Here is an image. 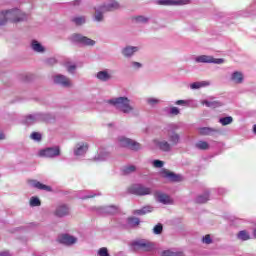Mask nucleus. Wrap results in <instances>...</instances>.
<instances>
[{"mask_svg":"<svg viewBox=\"0 0 256 256\" xmlns=\"http://www.w3.org/2000/svg\"><path fill=\"white\" fill-rule=\"evenodd\" d=\"M5 139V134L3 132H0V141Z\"/></svg>","mask_w":256,"mask_h":256,"instance_id":"obj_57","label":"nucleus"},{"mask_svg":"<svg viewBox=\"0 0 256 256\" xmlns=\"http://www.w3.org/2000/svg\"><path fill=\"white\" fill-rule=\"evenodd\" d=\"M58 241L63 245H73L74 243H77V238L69 234H62L58 237Z\"/></svg>","mask_w":256,"mask_h":256,"instance_id":"obj_16","label":"nucleus"},{"mask_svg":"<svg viewBox=\"0 0 256 256\" xmlns=\"http://www.w3.org/2000/svg\"><path fill=\"white\" fill-rule=\"evenodd\" d=\"M153 211L152 206H144L142 209L134 210V215H147V213H151Z\"/></svg>","mask_w":256,"mask_h":256,"instance_id":"obj_29","label":"nucleus"},{"mask_svg":"<svg viewBox=\"0 0 256 256\" xmlns=\"http://www.w3.org/2000/svg\"><path fill=\"white\" fill-rule=\"evenodd\" d=\"M97 195H101V193H94V192H91L89 195L87 196H84V199H91L93 197H97Z\"/></svg>","mask_w":256,"mask_h":256,"instance_id":"obj_48","label":"nucleus"},{"mask_svg":"<svg viewBox=\"0 0 256 256\" xmlns=\"http://www.w3.org/2000/svg\"><path fill=\"white\" fill-rule=\"evenodd\" d=\"M253 236L256 239V228H254V230H253Z\"/></svg>","mask_w":256,"mask_h":256,"instance_id":"obj_59","label":"nucleus"},{"mask_svg":"<svg viewBox=\"0 0 256 256\" xmlns=\"http://www.w3.org/2000/svg\"><path fill=\"white\" fill-rule=\"evenodd\" d=\"M136 171V168L134 165H129V166H126L124 169H123V173L124 175H129L131 173H135Z\"/></svg>","mask_w":256,"mask_h":256,"instance_id":"obj_38","label":"nucleus"},{"mask_svg":"<svg viewBox=\"0 0 256 256\" xmlns=\"http://www.w3.org/2000/svg\"><path fill=\"white\" fill-rule=\"evenodd\" d=\"M69 213L70 208L67 204H59L54 211L55 217H67Z\"/></svg>","mask_w":256,"mask_h":256,"instance_id":"obj_12","label":"nucleus"},{"mask_svg":"<svg viewBox=\"0 0 256 256\" xmlns=\"http://www.w3.org/2000/svg\"><path fill=\"white\" fill-rule=\"evenodd\" d=\"M148 103H149V105H157V103H159V100H157L155 98H149Z\"/></svg>","mask_w":256,"mask_h":256,"instance_id":"obj_49","label":"nucleus"},{"mask_svg":"<svg viewBox=\"0 0 256 256\" xmlns=\"http://www.w3.org/2000/svg\"><path fill=\"white\" fill-rule=\"evenodd\" d=\"M128 193L131 195H151V188L144 186L143 184H133L128 188Z\"/></svg>","mask_w":256,"mask_h":256,"instance_id":"obj_7","label":"nucleus"},{"mask_svg":"<svg viewBox=\"0 0 256 256\" xmlns=\"http://www.w3.org/2000/svg\"><path fill=\"white\" fill-rule=\"evenodd\" d=\"M7 21H11L12 23L27 21V15L17 8L7 11H0V27L7 25Z\"/></svg>","mask_w":256,"mask_h":256,"instance_id":"obj_1","label":"nucleus"},{"mask_svg":"<svg viewBox=\"0 0 256 256\" xmlns=\"http://www.w3.org/2000/svg\"><path fill=\"white\" fill-rule=\"evenodd\" d=\"M199 135H213V133H219L218 129L211 127H201L198 129Z\"/></svg>","mask_w":256,"mask_h":256,"instance_id":"obj_22","label":"nucleus"},{"mask_svg":"<svg viewBox=\"0 0 256 256\" xmlns=\"http://www.w3.org/2000/svg\"><path fill=\"white\" fill-rule=\"evenodd\" d=\"M196 149L200 151H207L209 149V143L207 141L200 140L195 144Z\"/></svg>","mask_w":256,"mask_h":256,"instance_id":"obj_30","label":"nucleus"},{"mask_svg":"<svg viewBox=\"0 0 256 256\" xmlns=\"http://www.w3.org/2000/svg\"><path fill=\"white\" fill-rule=\"evenodd\" d=\"M156 147H158L160 151H164V153H169L171 149H173V146L169 142H167V140L157 141Z\"/></svg>","mask_w":256,"mask_h":256,"instance_id":"obj_17","label":"nucleus"},{"mask_svg":"<svg viewBox=\"0 0 256 256\" xmlns=\"http://www.w3.org/2000/svg\"><path fill=\"white\" fill-rule=\"evenodd\" d=\"M98 255L99 256H111L109 254V250L106 247H102L98 250Z\"/></svg>","mask_w":256,"mask_h":256,"instance_id":"obj_41","label":"nucleus"},{"mask_svg":"<svg viewBox=\"0 0 256 256\" xmlns=\"http://www.w3.org/2000/svg\"><path fill=\"white\" fill-rule=\"evenodd\" d=\"M59 155H61V148L59 146L47 147L39 152L40 157H48L49 159H54L59 157Z\"/></svg>","mask_w":256,"mask_h":256,"instance_id":"obj_9","label":"nucleus"},{"mask_svg":"<svg viewBox=\"0 0 256 256\" xmlns=\"http://www.w3.org/2000/svg\"><path fill=\"white\" fill-rule=\"evenodd\" d=\"M66 67L68 73H75V69H77V66L75 64L70 65L69 62H66Z\"/></svg>","mask_w":256,"mask_h":256,"instance_id":"obj_43","label":"nucleus"},{"mask_svg":"<svg viewBox=\"0 0 256 256\" xmlns=\"http://www.w3.org/2000/svg\"><path fill=\"white\" fill-rule=\"evenodd\" d=\"M30 137L33 141H41L42 139L41 133L39 132H33Z\"/></svg>","mask_w":256,"mask_h":256,"instance_id":"obj_42","label":"nucleus"},{"mask_svg":"<svg viewBox=\"0 0 256 256\" xmlns=\"http://www.w3.org/2000/svg\"><path fill=\"white\" fill-rule=\"evenodd\" d=\"M209 197H210V193H209L208 190H206V191L204 192V194L198 195V196L195 198V202H196V203H199V204L207 203V201L209 200Z\"/></svg>","mask_w":256,"mask_h":256,"instance_id":"obj_24","label":"nucleus"},{"mask_svg":"<svg viewBox=\"0 0 256 256\" xmlns=\"http://www.w3.org/2000/svg\"><path fill=\"white\" fill-rule=\"evenodd\" d=\"M203 105H205L206 107H213L214 109L216 107H221V105H223L221 102L219 101H209V100H204Z\"/></svg>","mask_w":256,"mask_h":256,"instance_id":"obj_35","label":"nucleus"},{"mask_svg":"<svg viewBox=\"0 0 256 256\" xmlns=\"http://www.w3.org/2000/svg\"><path fill=\"white\" fill-rule=\"evenodd\" d=\"M96 77L99 79V81L106 83L107 81H110L111 74H109L107 70H102L96 74Z\"/></svg>","mask_w":256,"mask_h":256,"instance_id":"obj_20","label":"nucleus"},{"mask_svg":"<svg viewBox=\"0 0 256 256\" xmlns=\"http://www.w3.org/2000/svg\"><path fill=\"white\" fill-rule=\"evenodd\" d=\"M175 129H177V126L172 125L170 129L168 130V141H170V145L173 147L175 145H179V142L181 141V136L175 132Z\"/></svg>","mask_w":256,"mask_h":256,"instance_id":"obj_11","label":"nucleus"},{"mask_svg":"<svg viewBox=\"0 0 256 256\" xmlns=\"http://www.w3.org/2000/svg\"><path fill=\"white\" fill-rule=\"evenodd\" d=\"M158 5H165V6H173V5H183L182 0H158Z\"/></svg>","mask_w":256,"mask_h":256,"instance_id":"obj_25","label":"nucleus"},{"mask_svg":"<svg viewBox=\"0 0 256 256\" xmlns=\"http://www.w3.org/2000/svg\"><path fill=\"white\" fill-rule=\"evenodd\" d=\"M116 256H127V255L125 254V252H118V253L116 254Z\"/></svg>","mask_w":256,"mask_h":256,"instance_id":"obj_58","label":"nucleus"},{"mask_svg":"<svg viewBox=\"0 0 256 256\" xmlns=\"http://www.w3.org/2000/svg\"><path fill=\"white\" fill-rule=\"evenodd\" d=\"M72 23L76 24L77 26L83 25L86 23V18L85 16H77L71 18Z\"/></svg>","mask_w":256,"mask_h":256,"instance_id":"obj_33","label":"nucleus"},{"mask_svg":"<svg viewBox=\"0 0 256 256\" xmlns=\"http://www.w3.org/2000/svg\"><path fill=\"white\" fill-rule=\"evenodd\" d=\"M118 142L120 147H126L127 149H131L132 151H139V149H141V144L123 136L118 138Z\"/></svg>","mask_w":256,"mask_h":256,"instance_id":"obj_8","label":"nucleus"},{"mask_svg":"<svg viewBox=\"0 0 256 256\" xmlns=\"http://www.w3.org/2000/svg\"><path fill=\"white\" fill-rule=\"evenodd\" d=\"M46 63L48 65H55V63H57V60L55 58H49L46 60Z\"/></svg>","mask_w":256,"mask_h":256,"instance_id":"obj_50","label":"nucleus"},{"mask_svg":"<svg viewBox=\"0 0 256 256\" xmlns=\"http://www.w3.org/2000/svg\"><path fill=\"white\" fill-rule=\"evenodd\" d=\"M154 197L158 203H163V205H169V203H171V198L169 197V195L161 191H156L154 193Z\"/></svg>","mask_w":256,"mask_h":256,"instance_id":"obj_13","label":"nucleus"},{"mask_svg":"<svg viewBox=\"0 0 256 256\" xmlns=\"http://www.w3.org/2000/svg\"><path fill=\"white\" fill-rule=\"evenodd\" d=\"M30 185L35 187V189H40L41 191H52L51 186H47L37 180H31Z\"/></svg>","mask_w":256,"mask_h":256,"instance_id":"obj_19","label":"nucleus"},{"mask_svg":"<svg viewBox=\"0 0 256 256\" xmlns=\"http://www.w3.org/2000/svg\"><path fill=\"white\" fill-rule=\"evenodd\" d=\"M133 66L139 68V67H141V63H139V62H133Z\"/></svg>","mask_w":256,"mask_h":256,"instance_id":"obj_54","label":"nucleus"},{"mask_svg":"<svg viewBox=\"0 0 256 256\" xmlns=\"http://www.w3.org/2000/svg\"><path fill=\"white\" fill-rule=\"evenodd\" d=\"M218 193H219V195H223V193H225V189L220 188V189L218 190Z\"/></svg>","mask_w":256,"mask_h":256,"instance_id":"obj_55","label":"nucleus"},{"mask_svg":"<svg viewBox=\"0 0 256 256\" xmlns=\"http://www.w3.org/2000/svg\"><path fill=\"white\" fill-rule=\"evenodd\" d=\"M141 220L137 217H129L127 218V225L128 227H131L132 229H135V227H138L140 225Z\"/></svg>","mask_w":256,"mask_h":256,"instance_id":"obj_28","label":"nucleus"},{"mask_svg":"<svg viewBox=\"0 0 256 256\" xmlns=\"http://www.w3.org/2000/svg\"><path fill=\"white\" fill-rule=\"evenodd\" d=\"M172 256H185L183 252H173Z\"/></svg>","mask_w":256,"mask_h":256,"instance_id":"obj_52","label":"nucleus"},{"mask_svg":"<svg viewBox=\"0 0 256 256\" xmlns=\"http://www.w3.org/2000/svg\"><path fill=\"white\" fill-rule=\"evenodd\" d=\"M202 241L206 245H211V243H213V239H211V235H209V234H207L205 237H203Z\"/></svg>","mask_w":256,"mask_h":256,"instance_id":"obj_45","label":"nucleus"},{"mask_svg":"<svg viewBox=\"0 0 256 256\" xmlns=\"http://www.w3.org/2000/svg\"><path fill=\"white\" fill-rule=\"evenodd\" d=\"M179 113H181V111L177 107H171L169 109V114L170 115H179Z\"/></svg>","mask_w":256,"mask_h":256,"instance_id":"obj_46","label":"nucleus"},{"mask_svg":"<svg viewBox=\"0 0 256 256\" xmlns=\"http://www.w3.org/2000/svg\"><path fill=\"white\" fill-rule=\"evenodd\" d=\"M254 134L256 135V124L253 126Z\"/></svg>","mask_w":256,"mask_h":256,"instance_id":"obj_60","label":"nucleus"},{"mask_svg":"<svg viewBox=\"0 0 256 256\" xmlns=\"http://www.w3.org/2000/svg\"><path fill=\"white\" fill-rule=\"evenodd\" d=\"M129 247L133 253H139L140 251L149 253L155 249V245L146 239L133 240L129 243Z\"/></svg>","mask_w":256,"mask_h":256,"instance_id":"obj_3","label":"nucleus"},{"mask_svg":"<svg viewBox=\"0 0 256 256\" xmlns=\"http://www.w3.org/2000/svg\"><path fill=\"white\" fill-rule=\"evenodd\" d=\"M219 123H221V125H231V123H233V117L231 116H226V117H222L219 119Z\"/></svg>","mask_w":256,"mask_h":256,"instance_id":"obj_36","label":"nucleus"},{"mask_svg":"<svg viewBox=\"0 0 256 256\" xmlns=\"http://www.w3.org/2000/svg\"><path fill=\"white\" fill-rule=\"evenodd\" d=\"M237 238L240 239V241H249V239H251V236L249 235V232H247L246 230H241L237 234Z\"/></svg>","mask_w":256,"mask_h":256,"instance_id":"obj_32","label":"nucleus"},{"mask_svg":"<svg viewBox=\"0 0 256 256\" xmlns=\"http://www.w3.org/2000/svg\"><path fill=\"white\" fill-rule=\"evenodd\" d=\"M209 86V82L202 81V82H194L190 84V89H201V87H207Z\"/></svg>","mask_w":256,"mask_h":256,"instance_id":"obj_34","label":"nucleus"},{"mask_svg":"<svg viewBox=\"0 0 256 256\" xmlns=\"http://www.w3.org/2000/svg\"><path fill=\"white\" fill-rule=\"evenodd\" d=\"M134 21H136V23H149V18L145 16H137L134 18Z\"/></svg>","mask_w":256,"mask_h":256,"instance_id":"obj_40","label":"nucleus"},{"mask_svg":"<svg viewBox=\"0 0 256 256\" xmlns=\"http://www.w3.org/2000/svg\"><path fill=\"white\" fill-rule=\"evenodd\" d=\"M111 154L105 149H100L98 154L94 157V161H107Z\"/></svg>","mask_w":256,"mask_h":256,"instance_id":"obj_18","label":"nucleus"},{"mask_svg":"<svg viewBox=\"0 0 256 256\" xmlns=\"http://www.w3.org/2000/svg\"><path fill=\"white\" fill-rule=\"evenodd\" d=\"M48 119H51L50 114L38 112L25 116L23 123L24 125H34V123H39V121H47Z\"/></svg>","mask_w":256,"mask_h":256,"instance_id":"obj_5","label":"nucleus"},{"mask_svg":"<svg viewBox=\"0 0 256 256\" xmlns=\"http://www.w3.org/2000/svg\"><path fill=\"white\" fill-rule=\"evenodd\" d=\"M161 175L164 177V179H169V181H172L173 183H178L181 181V175L175 174L169 170H163Z\"/></svg>","mask_w":256,"mask_h":256,"instance_id":"obj_14","label":"nucleus"},{"mask_svg":"<svg viewBox=\"0 0 256 256\" xmlns=\"http://www.w3.org/2000/svg\"><path fill=\"white\" fill-rule=\"evenodd\" d=\"M54 83L62 85V87H71V80L65 75L58 74L54 77Z\"/></svg>","mask_w":256,"mask_h":256,"instance_id":"obj_15","label":"nucleus"},{"mask_svg":"<svg viewBox=\"0 0 256 256\" xmlns=\"http://www.w3.org/2000/svg\"><path fill=\"white\" fill-rule=\"evenodd\" d=\"M153 165L157 168V169H161V167H163V165H165V163L161 160H154L153 161Z\"/></svg>","mask_w":256,"mask_h":256,"instance_id":"obj_47","label":"nucleus"},{"mask_svg":"<svg viewBox=\"0 0 256 256\" xmlns=\"http://www.w3.org/2000/svg\"><path fill=\"white\" fill-rule=\"evenodd\" d=\"M231 80L234 83H243V73L237 71L232 73Z\"/></svg>","mask_w":256,"mask_h":256,"instance_id":"obj_31","label":"nucleus"},{"mask_svg":"<svg viewBox=\"0 0 256 256\" xmlns=\"http://www.w3.org/2000/svg\"><path fill=\"white\" fill-rule=\"evenodd\" d=\"M115 9H119V3L115 1H111L108 4L95 8V21H103V13H107V11H115Z\"/></svg>","mask_w":256,"mask_h":256,"instance_id":"obj_4","label":"nucleus"},{"mask_svg":"<svg viewBox=\"0 0 256 256\" xmlns=\"http://www.w3.org/2000/svg\"><path fill=\"white\" fill-rule=\"evenodd\" d=\"M70 41L75 45H82L83 47H93L95 45V40L77 33L71 35Z\"/></svg>","mask_w":256,"mask_h":256,"instance_id":"obj_6","label":"nucleus"},{"mask_svg":"<svg viewBox=\"0 0 256 256\" xmlns=\"http://www.w3.org/2000/svg\"><path fill=\"white\" fill-rule=\"evenodd\" d=\"M30 205L31 207H40L41 205V200H39L38 197H32L30 199Z\"/></svg>","mask_w":256,"mask_h":256,"instance_id":"obj_39","label":"nucleus"},{"mask_svg":"<svg viewBox=\"0 0 256 256\" xmlns=\"http://www.w3.org/2000/svg\"><path fill=\"white\" fill-rule=\"evenodd\" d=\"M161 233H163V224L158 223L153 228V234L154 235H161Z\"/></svg>","mask_w":256,"mask_h":256,"instance_id":"obj_37","label":"nucleus"},{"mask_svg":"<svg viewBox=\"0 0 256 256\" xmlns=\"http://www.w3.org/2000/svg\"><path fill=\"white\" fill-rule=\"evenodd\" d=\"M175 105H180L182 107H189V100H177Z\"/></svg>","mask_w":256,"mask_h":256,"instance_id":"obj_44","label":"nucleus"},{"mask_svg":"<svg viewBox=\"0 0 256 256\" xmlns=\"http://www.w3.org/2000/svg\"><path fill=\"white\" fill-rule=\"evenodd\" d=\"M162 256H173V251L165 250L162 252Z\"/></svg>","mask_w":256,"mask_h":256,"instance_id":"obj_51","label":"nucleus"},{"mask_svg":"<svg viewBox=\"0 0 256 256\" xmlns=\"http://www.w3.org/2000/svg\"><path fill=\"white\" fill-rule=\"evenodd\" d=\"M0 256H11V255L9 254V252L4 251V252H0Z\"/></svg>","mask_w":256,"mask_h":256,"instance_id":"obj_53","label":"nucleus"},{"mask_svg":"<svg viewBox=\"0 0 256 256\" xmlns=\"http://www.w3.org/2000/svg\"><path fill=\"white\" fill-rule=\"evenodd\" d=\"M26 81H29V78H27V76H26Z\"/></svg>","mask_w":256,"mask_h":256,"instance_id":"obj_61","label":"nucleus"},{"mask_svg":"<svg viewBox=\"0 0 256 256\" xmlns=\"http://www.w3.org/2000/svg\"><path fill=\"white\" fill-rule=\"evenodd\" d=\"M73 5H81V0H75V1L73 2Z\"/></svg>","mask_w":256,"mask_h":256,"instance_id":"obj_56","label":"nucleus"},{"mask_svg":"<svg viewBox=\"0 0 256 256\" xmlns=\"http://www.w3.org/2000/svg\"><path fill=\"white\" fill-rule=\"evenodd\" d=\"M138 48L134 46H127L122 50L124 57H132L133 53H137Z\"/></svg>","mask_w":256,"mask_h":256,"instance_id":"obj_23","label":"nucleus"},{"mask_svg":"<svg viewBox=\"0 0 256 256\" xmlns=\"http://www.w3.org/2000/svg\"><path fill=\"white\" fill-rule=\"evenodd\" d=\"M196 63H214L215 65H221L225 63L223 58H214L213 56L200 55L195 58Z\"/></svg>","mask_w":256,"mask_h":256,"instance_id":"obj_10","label":"nucleus"},{"mask_svg":"<svg viewBox=\"0 0 256 256\" xmlns=\"http://www.w3.org/2000/svg\"><path fill=\"white\" fill-rule=\"evenodd\" d=\"M109 105H112V107H115L117 111H121V113H125L126 115H129L133 111V106H131V100L125 96H120L116 98H112L107 101Z\"/></svg>","mask_w":256,"mask_h":256,"instance_id":"obj_2","label":"nucleus"},{"mask_svg":"<svg viewBox=\"0 0 256 256\" xmlns=\"http://www.w3.org/2000/svg\"><path fill=\"white\" fill-rule=\"evenodd\" d=\"M89 149V145H78L76 149L74 150V155L81 156L85 155L87 153V150Z\"/></svg>","mask_w":256,"mask_h":256,"instance_id":"obj_26","label":"nucleus"},{"mask_svg":"<svg viewBox=\"0 0 256 256\" xmlns=\"http://www.w3.org/2000/svg\"><path fill=\"white\" fill-rule=\"evenodd\" d=\"M31 47L36 53H43L45 51V47H43V45H41L37 40L32 41Z\"/></svg>","mask_w":256,"mask_h":256,"instance_id":"obj_27","label":"nucleus"},{"mask_svg":"<svg viewBox=\"0 0 256 256\" xmlns=\"http://www.w3.org/2000/svg\"><path fill=\"white\" fill-rule=\"evenodd\" d=\"M102 213H106V215H117L119 213V207L115 205L103 207Z\"/></svg>","mask_w":256,"mask_h":256,"instance_id":"obj_21","label":"nucleus"}]
</instances>
